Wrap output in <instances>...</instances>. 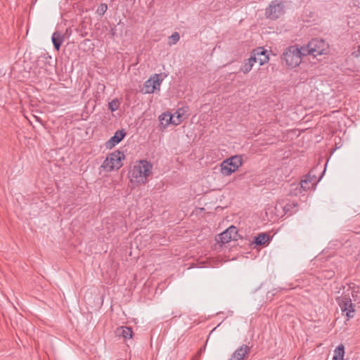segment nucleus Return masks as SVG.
<instances>
[{"instance_id":"f257e3e1","label":"nucleus","mask_w":360,"mask_h":360,"mask_svg":"<svg viewBox=\"0 0 360 360\" xmlns=\"http://www.w3.org/2000/svg\"><path fill=\"white\" fill-rule=\"evenodd\" d=\"M153 165L147 160H140L136 162L129 172L131 182L145 184L148 177L151 174Z\"/></svg>"},{"instance_id":"f03ea898","label":"nucleus","mask_w":360,"mask_h":360,"mask_svg":"<svg viewBox=\"0 0 360 360\" xmlns=\"http://www.w3.org/2000/svg\"><path fill=\"white\" fill-rule=\"evenodd\" d=\"M303 56L306 55L302 51V46H290L284 51L281 58L288 67L295 68L301 63Z\"/></svg>"},{"instance_id":"7ed1b4c3","label":"nucleus","mask_w":360,"mask_h":360,"mask_svg":"<svg viewBox=\"0 0 360 360\" xmlns=\"http://www.w3.org/2000/svg\"><path fill=\"white\" fill-rule=\"evenodd\" d=\"M328 50V44L321 39H313L306 46H302V51L306 56L312 55L314 57L326 54Z\"/></svg>"},{"instance_id":"20e7f679","label":"nucleus","mask_w":360,"mask_h":360,"mask_svg":"<svg viewBox=\"0 0 360 360\" xmlns=\"http://www.w3.org/2000/svg\"><path fill=\"white\" fill-rule=\"evenodd\" d=\"M124 158L122 152L115 150L107 155L101 167L108 172L118 169L123 165L122 160Z\"/></svg>"},{"instance_id":"39448f33","label":"nucleus","mask_w":360,"mask_h":360,"mask_svg":"<svg viewBox=\"0 0 360 360\" xmlns=\"http://www.w3.org/2000/svg\"><path fill=\"white\" fill-rule=\"evenodd\" d=\"M243 159L240 155H234L226 158L221 163L220 172L224 176H230L242 166Z\"/></svg>"},{"instance_id":"423d86ee","label":"nucleus","mask_w":360,"mask_h":360,"mask_svg":"<svg viewBox=\"0 0 360 360\" xmlns=\"http://www.w3.org/2000/svg\"><path fill=\"white\" fill-rule=\"evenodd\" d=\"M284 4L281 1H272L266 9V16L271 20H276L284 13Z\"/></svg>"},{"instance_id":"0eeeda50","label":"nucleus","mask_w":360,"mask_h":360,"mask_svg":"<svg viewBox=\"0 0 360 360\" xmlns=\"http://www.w3.org/2000/svg\"><path fill=\"white\" fill-rule=\"evenodd\" d=\"M162 80L160 75L155 74L145 82L143 91L145 94H153L156 90L160 91Z\"/></svg>"},{"instance_id":"6e6552de","label":"nucleus","mask_w":360,"mask_h":360,"mask_svg":"<svg viewBox=\"0 0 360 360\" xmlns=\"http://www.w3.org/2000/svg\"><path fill=\"white\" fill-rule=\"evenodd\" d=\"M339 305L341 308V310L346 313V316L348 319L354 316V306L349 297L346 296L342 297L339 302Z\"/></svg>"},{"instance_id":"1a4fd4ad","label":"nucleus","mask_w":360,"mask_h":360,"mask_svg":"<svg viewBox=\"0 0 360 360\" xmlns=\"http://www.w3.org/2000/svg\"><path fill=\"white\" fill-rule=\"evenodd\" d=\"M251 56L255 58V63H258L260 65L268 63L269 60L267 51L262 47H258L254 49L251 53Z\"/></svg>"},{"instance_id":"9d476101","label":"nucleus","mask_w":360,"mask_h":360,"mask_svg":"<svg viewBox=\"0 0 360 360\" xmlns=\"http://www.w3.org/2000/svg\"><path fill=\"white\" fill-rule=\"evenodd\" d=\"M237 229L235 226H231L219 235V241L221 243H227L231 240H236Z\"/></svg>"},{"instance_id":"9b49d317","label":"nucleus","mask_w":360,"mask_h":360,"mask_svg":"<svg viewBox=\"0 0 360 360\" xmlns=\"http://www.w3.org/2000/svg\"><path fill=\"white\" fill-rule=\"evenodd\" d=\"M250 352V347L243 345L233 352L229 360H244L245 358L248 357Z\"/></svg>"},{"instance_id":"f8f14e48","label":"nucleus","mask_w":360,"mask_h":360,"mask_svg":"<svg viewBox=\"0 0 360 360\" xmlns=\"http://www.w3.org/2000/svg\"><path fill=\"white\" fill-rule=\"evenodd\" d=\"M126 133L123 129L117 130L113 136H112L107 142L106 147L108 148H112L115 145L118 144L125 136Z\"/></svg>"},{"instance_id":"ddd939ff","label":"nucleus","mask_w":360,"mask_h":360,"mask_svg":"<svg viewBox=\"0 0 360 360\" xmlns=\"http://www.w3.org/2000/svg\"><path fill=\"white\" fill-rule=\"evenodd\" d=\"M316 184L315 176H311L310 174L306 175L301 181L300 186L304 191H308L314 187Z\"/></svg>"},{"instance_id":"4468645a","label":"nucleus","mask_w":360,"mask_h":360,"mask_svg":"<svg viewBox=\"0 0 360 360\" xmlns=\"http://www.w3.org/2000/svg\"><path fill=\"white\" fill-rule=\"evenodd\" d=\"M115 335L117 337H122L124 340H127L133 337V331L131 327L120 326L115 330Z\"/></svg>"},{"instance_id":"2eb2a0df","label":"nucleus","mask_w":360,"mask_h":360,"mask_svg":"<svg viewBox=\"0 0 360 360\" xmlns=\"http://www.w3.org/2000/svg\"><path fill=\"white\" fill-rule=\"evenodd\" d=\"M52 42L53 44L54 48L56 51H59L60 48L61 46V44L63 42L64 37L63 35L59 32H55L52 34L51 37Z\"/></svg>"},{"instance_id":"dca6fc26","label":"nucleus","mask_w":360,"mask_h":360,"mask_svg":"<svg viewBox=\"0 0 360 360\" xmlns=\"http://www.w3.org/2000/svg\"><path fill=\"white\" fill-rule=\"evenodd\" d=\"M255 63V58L250 57L244 60L243 65L240 67V71L244 74H248L252 70L254 64Z\"/></svg>"},{"instance_id":"f3484780","label":"nucleus","mask_w":360,"mask_h":360,"mask_svg":"<svg viewBox=\"0 0 360 360\" xmlns=\"http://www.w3.org/2000/svg\"><path fill=\"white\" fill-rule=\"evenodd\" d=\"M345 347L342 344L339 345L334 351L333 360H344Z\"/></svg>"},{"instance_id":"a211bd4d","label":"nucleus","mask_w":360,"mask_h":360,"mask_svg":"<svg viewBox=\"0 0 360 360\" xmlns=\"http://www.w3.org/2000/svg\"><path fill=\"white\" fill-rule=\"evenodd\" d=\"M182 110L183 109H179L174 114L171 115L172 124L179 125L182 122L184 116Z\"/></svg>"},{"instance_id":"6ab92c4d","label":"nucleus","mask_w":360,"mask_h":360,"mask_svg":"<svg viewBox=\"0 0 360 360\" xmlns=\"http://www.w3.org/2000/svg\"><path fill=\"white\" fill-rule=\"evenodd\" d=\"M269 240V236L265 233H261L255 238V243L259 245H266Z\"/></svg>"},{"instance_id":"aec40b11","label":"nucleus","mask_w":360,"mask_h":360,"mask_svg":"<svg viewBox=\"0 0 360 360\" xmlns=\"http://www.w3.org/2000/svg\"><path fill=\"white\" fill-rule=\"evenodd\" d=\"M160 121L162 125L165 127L172 124L171 114L169 112H164L160 116Z\"/></svg>"},{"instance_id":"412c9836","label":"nucleus","mask_w":360,"mask_h":360,"mask_svg":"<svg viewBox=\"0 0 360 360\" xmlns=\"http://www.w3.org/2000/svg\"><path fill=\"white\" fill-rule=\"evenodd\" d=\"M107 9H108V5L106 4H101L96 10V13L98 15H99L100 16H102L105 14Z\"/></svg>"},{"instance_id":"4be33fe9","label":"nucleus","mask_w":360,"mask_h":360,"mask_svg":"<svg viewBox=\"0 0 360 360\" xmlns=\"http://www.w3.org/2000/svg\"><path fill=\"white\" fill-rule=\"evenodd\" d=\"M120 103L117 100H112L111 102L108 103V108L112 111L114 112L117 110L119 108Z\"/></svg>"},{"instance_id":"5701e85b","label":"nucleus","mask_w":360,"mask_h":360,"mask_svg":"<svg viewBox=\"0 0 360 360\" xmlns=\"http://www.w3.org/2000/svg\"><path fill=\"white\" fill-rule=\"evenodd\" d=\"M179 39H180V36H179V33L176 32H174L169 37V39H170L169 44L170 45L175 44L177 41H179Z\"/></svg>"}]
</instances>
